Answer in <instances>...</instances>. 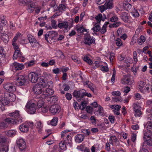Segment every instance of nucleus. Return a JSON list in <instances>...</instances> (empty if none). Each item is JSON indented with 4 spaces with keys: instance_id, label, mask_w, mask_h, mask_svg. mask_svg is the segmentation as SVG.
I'll return each instance as SVG.
<instances>
[{
    "instance_id": "nucleus-63",
    "label": "nucleus",
    "mask_w": 152,
    "mask_h": 152,
    "mask_svg": "<svg viewBox=\"0 0 152 152\" xmlns=\"http://www.w3.org/2000/svg\"><path fill=\"white\" fill-rule=\"evenodd\" d=\"M108 118L112 124L114 123L115 119L113 115L109 116Z\"/></svg>"
},
{
    "instance_id": "nucleus-4",
    "label": "nucleus",
    "mask_w": 152,
    "mask_h": 152,
    "mask_svg": "<svg viewBox=\"0 0 152 152\" xmlns=\"http://www.w3.org/2000/svg\"><path fill=\"white\" fill-rule=\"evenodd\" d=\"M33 126V123L32 122H28L20 125L19 128L21 132H25L28 131L29 128H32Z\"/></svg>"
},
{
    "instance_id": "nucleus-8",
    "label": "nucleus",
    "mask_w": 152,
    "mask_h": 152,
    "mask_svg": "<svg viewBox=\"0 0 152 152\" xmlns=\"http://www.w3.org/2000/svg\"><path fill=\"white\" fill-rule=\"evenodd\" d=\"M16 143L21 152L24 151L26 148V143L24 140L22 138L17 140Z\"/></svg>"
},
{
    "instance_id": "nucleus-58",
    "label": "nucleus",
    "mask_w": 152,
    "mask_h": 152,
    "mask_svg": "<svg viewBox=\"0 0 152 152\" xmlns=\"http://www.w3.org/2000/svg\"><path fill=\"white\" fill-rule=\"evenodd\" d=\"M133 16L135 18L138 17L139 16V13L138 12L137 10H136L134 8V11H133Z\"/></svg>"
},
{
    "instance_id": "nucleus-55",
    "label": "nucleus",
    "mask_w": 152,
    "mask_h": 152,
    "mask_svg": "<svg viewBox=\"0 0 152 152\" xmlns=\"http://www.w3.org/2000/svg\"><path fill=\"white\" fill-rule=\"evenodd\" d=\"M99 8L102 13L103 12L104 10L107 9L104 4L103 5L99 6Z\"/></svg>"
},
{
    "instance_id": "nucleus-36",
    "label": "nucleus",
    "mask_w": 152,
    "mask_h": 152,
    "mask_svg": "<svg viewBox=\"0 0 152 152\" xmlns=\"http://www.w3.org/2000/svg\"><path fill=\"white\" fill-rule=\"evenodd\" d=\"M59 146L60 148L63 150H65L66 149V145L64 142H61L59 143Z\"/></svg>"
},
{
    "instance_id": "nucleus-17",
    "label": "nucleus",
    "mask_w": 152,
    "mask_h": 152,
    "mask_svg": "<svg viewBox=\"0 0 152 152\" xmlns=\"http://www.w3.org/2000/svg\"><path fill=\"white\" fill-rule=\"evenodd\" d=\"M58 27L60 28H64L66 30H67L68 28L69 25L66 21H63L59 23L58 24Z\"/></svg>"
},
{
    "instance_id": "nucleus-18",
    "label": "nucleus",
    "mask_w": 152,
    "mask_h": 152,
    "mask_svg": "<svg viewBox=\"0 0 152 152\" xmlns=\"http://www.w3.org/2000/svg\"><path fill=\"white\" fill-rule=\"evenodd\" d=\"M17 57L22 58L21 61L23 62L24 61L25 58L22 56L21 53H19L18 50H17L16 52L14 53L13 56V59H17Z\"/></svg>"
},
{
    "instance_id": "nucleus-40",
    "label": "nucleus",
    "mask_w": 152,
    "mask_h": 152,
    "mask_svg": "<svg viewBox=\"0 0 152 152\" xmlns=\"http://www.w3.org/2000/svg\"><path fill=\"white\" fill-rule=\"evenodd\" d=\"M71 58L75 62L77 63L78 64H80L81 63V61L79 59V58L77 56H71Z\"/></svg>"
},
{
    "instance_id": "nucleus-37",
    "label": "nucleus",
    "mask_w": 152,
    "mask_h": 152,
    "mask_svg": "<svg viewBox=\"0 0 152 152\" xmlns=\"http://www.w3.org/2000/svg\"><path fill=\"white\" fill-rule=\"evenodd\" d=\"M110 140H112L113 141H114L118 145L119 144V141L115 136H111L110 137Z\"/></svg>"
},
{
    "instance_id": "nucleus-13",
    "label": "nucleus",
    "mask_w": 152,
    "mask_h": 152,
    "mask_svg": "<svg viewBox=\"0 0 152 152\" xmlns=\"http://www.w3.org/2000/svg\"><path fill=\"white\" fill-rule=\"evenodd\" d=\"M9 115L11 117H14L15 118H17V121L20 122H22V120L19 114V111L16 110L15 112L10 113Z\"/></svg>"
},
{
    "instance_id": "nucleus-35",
    "label": "nucleus",
    "mask_w": 152,
    "mask_h": 152,
    "mask_svg": "<svg viewBox=\"0 0 152 152\" xmlns=\"http://www.w3.org/2000/svg\"><path fill=\"white\" fill-rule=\"evenodd\" d=\"M36 105H37L38 108L39 109H40V108L44 106V102L42 100H39L37 103L36 102Z\"/></svg>"
},
{
    "instance_id": "nucleus-57",
    "label": "nucleus",
    "mask_w": 152,
    "mask_h": 152,
    "mask_svg": "<svg viewBox=\"0 0 152 152\" xmlns=\"http://www.w3.org/2000/svg\"><path fill=\"white\" fill-rule=\"evenodd\" d=\"M112 95L114 96H119L120 95L121 93L120 91H113L112 92Z\"/></svg>"
},
{
    "instance_id": "nucleus-26",
    "label": "nucleus",
    "mask_w": 152,
    "mask_h": 152,
    "mask_svg": "<svg viewBox=\"0 0 152 152\" xmlns=\"http://www.w3.org/2000/svg\"><path fill=\"white\" fill-rule=\"evenodd\" d=\"M100 28V25L97 23H96L94 24V26L92 28L91 30H93L94 32H97L99 31Z\"/></svg>"
},
{
    "instance_id": "nucleus-6",
    "label": "nucleus",
    "mask_w": 152,
    "mask_h": 152,
    "mask_svg": "<svg viewBox=\"0 0 152 152\" xmlns=\"http://www.w3.org/2000/svg\"><path fill=\"white\" fill-rule=\"evenodd\" d=\"M28 78L30 80L32 83H39V79H42L43 78L38 77V74L34 72L30 73L28 75Z\"/></svg>"
},
{
    "instance_id": "nucleus-60",
    "label": "nucleus",
    "mask_w": 152,
    "mask_h": 152,
    "mask_svg": "<svg viewBox=\"0 0 152 152\" xmlns=\"http://www.w3.org/2000/svg\"><path fill=\"white\" fill-rule=\"evenodd\" d=\"M51 25L53 28H56L57 26L56 24V22L55 20H51Z\"/></svg>"
},
{
    "instance_id": "nucleus-54",
    "label": "nucleus",
    "mask_w": 152,
    "mask_h": 152,
    "mask_svg": "<svg viewBox=\"0 0 152 152\" xmlns=\"http://www.w3.org/2000/svg\"><path fill=\"white\" fill-rule=\"evenodd\" d=\"M100 69L102 71L107 72L108 71V68L107 66H104L103 65L101 66Z\"/></svg>"
},
{
    "instance_id": "nucleus-34",
    "label": "nucleus",
    "mask_w": 152,
    "mask_h": 152,
    "mask_svg": "<svg viewBox=\"0 0 152 152\" xmlns=\"http://www.w3.org/2000/svg\"><path fill=\"white\" fill-rule=\"evenodd\" d=\"M58 121V118L57 117H54L51 120L50 124L53 126H56L57 124V122Z\"/></svg>"
},
{
    "instance_id": "nucleus-10",
    "label": "nucleus",
    "mask_w": 152,
    "mask_h": 152,
    "mask_svg": "<svg viewBox=\"0 0 152 152\" xmlns=\"http://www.w3.org/2000/svg\"><path fill=\"white\" fill-rule=\"evenodd\" d=\"M61 107L59 105L55 104L52 105L49 108L50 112L53 115L60 111Z\"/></svg>"
},
{
    "instance_id": "nucleus-43",
    "label": "nucleus",
    "mask_w": 152,
    "mask_h": 152,
    "mask_svg": "<svg viewBox=\"0 0 152 152\" xmlns=\"http://www.w3.org/2000/svg\"><path fill=\"white\" fill-rule=\"evenodd\" d=\"M83 60L85 61L88 63L89 64H92V61L90 59L89 57L86 56H84L83 58Z\"/></svg>"
},
{
    "instance_id": "nucleus-16",
    "label": "nucleus",
    "mask_w": 152,
    "mask_h": 152,
    "mask_svg": "<svg viewBox=\"0 0 152 152\" xmlns=\"http://www.w3.org/2000/svg\"><path fill=\"white\" fill-rule=\"evenodd\" d=\"M85 136L83 134H77L75 137V141L77 143L82 142L84 139Z\"/></svg>"
},
{
    "instance_id": "nucleus-23",
    "label": "nucleus",
    "mask_w": 152,
    "mask_h": 152,
    "mask_svg": "<svg viewBox=\"0 0 152 152\" xmlns=\"http://www.w3.org/2000/svg\"><path fill=\"white\" fill-rule=\"evenodd\" d=\"M123 7V9L127 11L129 10L132 7V5L128 2L124 3Z\"/></svg>"
},
{
    "instance_id": "nucleus-47",
    "label": "nucleus",
    "mask_w": 152,
    "mask_h": 152,
    "mask_svg": "<svg viewBox=\"0 0 152 152\" xmlns=\"http://www.w3.org/2000/svg\"><path fill=\"white\" fill-rule=\"evenodd\" d=\"M35 125L39 130H41L42 128L43 125L42 124L40 121H38L36 123Z\"/></svg>"
},
{
    "instance_id": "nucleus-41",
    "label": "nucleus",
    "mask_w": 152,
    "mask_h": 152,
    "mask_svg": "<svg viewBox=\"0 0 152 152\" xmlns=\"http://www.w3.org/2000/svg\"><path fill=\"white\" fill-rule=\"evenodd\" d=\"M41 98L43 99L49 96V94H48L47 92L46 91V90L45 91L44 90H42V92L41 94Z\"/></svg>"
},
{
    "instance_id": "nucleus-29",
    "label": "nucleus",
    "mask_w": 152,
    "mask_h": 152,
    "mask_svg": "<svg viewBox=\"0 0 152 152\" xmlns=\"http://www.w3.org/2000/svg\"><path fill=\"white\" fill-rule=\"evenodd\" d=\"M65 141L66 143L69 144L70 146H71L72 141V137L71 136L68 135L66 137V139L65 140Z\"/></svg>"
},
{
    "instance_id": "nucleus-52",
    "label": "nucleus",
    "mask_w": 152,
    "mask_h": 152,
    "mask_svg": "<svg viewBox=\"0 0 152 152\" xmlns=\"http://www.w3.org/2000/svg\"><path fill=\"white\" fill-rule=\"evenodd\" d=\"M12 45H13V48L15 50V52H16L17 50H18L19 53H21L20 51L18 46L16 43L15 44L12 43Z\"/></svg>"
},
{
    "instance_id": "nucleus-64",
    "label": "nucleus",
    "mask_w": 152,
    "mask_h": 152,
    "mask_svg": "<svg viewBox=\"0 0 152 152\" xmlns=\"http://www.w3.org/2000/svg\"><path fill=\"white\" fill-rule=\"evenodd\" d=\"M112 107L111 108L115 109L116 110H119L121 107V106H120L119 105H112Z\"/></svg>"
},
{
    "instance_id": "nucleus-30",
    "label": "nucleus",
    "mask_w": 152,
    "mask_h": 152,
    "mask_svg": "<svg viewBox=\"0 0 152 152\" xmlns=\"http://www.w3.org/2000/svg\"><path fill=\"white\" fill-rule=\"evenodd\" d=\"M145 40V37L141 35L139 39L137 41L138 43L140 45H142Z\"/></svg>"
},
{
    "instance_id": "nucleus-28",
    "label": "nucleus",
    "mask_w": 152,
    "mask_h": 152,
    "mask_svg": "<svg viewBox=\"0 0 152 152\" xmlns=\"http://www.w3.org/2000/svg\"><path fill=\"white\" fill-rule=\"evenodd\" d=\"M1 37L4 43H6L8 42L9 40V38L8 35L5 34L1 35Z\"/></svg>"
},
{
    "instance_id": "nucleus-19",
    "label": "nucleus",
    "mask_w": 152,
    "mask_h": 152,
    "mask_svg": "<svg viewBox=\"0 0 152 152\" xmlns=\"http://www.w3.org/2000/svg\"><path fill=\"white\" fill-rule=\"evenodd\" d=\"M121 18L124 22H127L129 19L128 14L126 12H122L121 15Z\"/></svg>"
},
{
    "instance_id": "nucleus-44",
    "label": "nucleus",
    "mask_w": 152,
    "mask_h": 152,
    "mask_svg": "<svg viewBox=\"0 0 152 152\" xmlns=\"http://www.w3.org/2000/svg\"><path fill=\"white\" fill-rule=\"evenodd\" d=\"M87 148L84 144H83L78 146L77 147V149L82 151H84Z\"/></svg>"
},
{
    "instance_id": "nucleus-25",
    "label": "nucleus",
    "mask_w": 152,
    "mask_h": 152,
    "mask_svg": "<svg viewBox=\"0 0 152 152\" xmlns=\"http://www.w3.org/2000/svg\"><path fill=\"white\" fill-rule=\"evenodd\" d=\"M113 0H109L107 2H106L104 4L107 9H110L113 7Z\"/></svg>"
},
{
    "instance_id": "nucleus-2",
    "label": "nucleus",
    "mask_w": 152,
    "mask_h": 152,
    "mask_svg": "<svg viewBox=\"0 0 152 152\" xmlns=\"http://www.w3.org/2000/svg\"><path fill=\"white\" fill-rule=\"evenodd\" d=\"M39 83L34 86L33 88L34 93L36 95L41 94L42 92V88L45 87L46 83L43 81L42 79H39Z\"/></svg>"
},
{
    "instance_id": "nucleus-48",
    "label": "nucleus",
    "mask_w": 152,
    "mask_h": 152,
    "mask_svg": "<svg viewBox=\"0 0 152 152\" xmlns=\"http://www.w3.org/2000/svg\"><path fill=\"white\" fill-rule=\"evenodd\" d=\"M58 9L60 12H62L65 10L66 7L64 4H61L59 5V7H58Z\"/></svg>"
},
{
    "instance_id": "nucleus-62",
    "label": "nucleus",
    "mask_w": 152,
    "mask_h": 152,
    "mask_svg": "<svg viewBox=\"0 0 152 152\" xmlns=\"http://www.w3.org/2000/svg\"><path fill=\"white\" fill-rule=\"evenodd\" d=\"M123 90L124 92L127 93L130 91V87L128 86H126V87H125L123 88Z\"/></svg>"
},
{
    "instance_id": "nucleus-32",
    "label": "nucleus",
    "mask_w": 152,
    "mask_h": 152,
    "mask_svg": "<svg viewBox=\"0 0 152 152\" xmlns=\"http://www.w3.org/2000/svg\"><path fill=\"white\" fill-rule=\"evenodd\" d=\"M76 29L78 32L81 33H83L84 32H87L86 29H85L83 26L76 27Z\"/></svg>"
},
{
    "instance_id": "nucleus-15",
    "label": "nucleus",
    "mask_w": 152,
    "mask_h": 152,
    "mask_svg": "<svg viewBox=\"0 0 152 152\" xmlns=\"http://www.w3.org/2000/svg\"><path fill=\"white\" fill-rule=\"evenodd\" d=\"M12 66L15 70H20L23 69L24 66L21 64L15 62L12 64Z\"/></svg>"
},
{
    "instance_id": "nucleus-31",
    "label": "nucleus",
    "mask_w": 152,
    "mask_h": 152,
    "mask_svg": "<svg viewBox=\"0 0 152 152\" xmlns=\"http://www.w3.org/2000/svg\"><path fill=\"white\" fill-rule=\"evenodd\" d=\"M102 15L101 14H99L97 16H96L95 18V19L96 20L97 23L100 24V23L101 20H102Z\"/></svg>"
},
{
    "instance_id": "nucleus-39",
    "label": "nucleus",
    "mask_w": 152,
    "mask_h": 152,
    "mask_svg": "<svg viewBox=\"0 0 152 152\" xmlns=\"http://www.w3.org/2000/svg\"><path fill=\"white\" fill-rule=\"evenodd\" d=\"M87 106V103L86 101H83L81 102V105L79 107L82 110H84Z\"/></svg>"
},
{
    "instance_id": "nucleus-42",
    "label": "nucleus",
    "mask_w": 152,
    "mask_h": 152,
    "mask_svg": "<svg viewBox=\"0 0 152 152\" xmlns=\"http://www.w3.org/2000/svg\"><path fill=\"white\" fill-rule=\"evenodd\" d=\"M6 139L5 137L2 134H0V145H2L6 141Z\"/></svg>"
},
{
    "instance_id": "nucleus-59",
    "label": "nucleus",
    "mask_w": 152,
    "mask_h": 152,
    "mask_svg": "<svg viewBox=\"0 0 152 152\" xmlns=\"http://www.w3.org/2000/svg\"><path fill=\"white\" fill-rule=\"evenodd\" d=\"M87 112L88 113H91L93 111V108L91 107L88 106L86 108Z\"/></svg>"
},
{
    "instance_id": "nucleus-50",
    "label": "nucleus",
    "mask_w": 152,
    "mask_h": 152,
    "mask_svg": "<svg viewBox=\"0 0 152 152\" xmlns=\"http://www.w3.org/2000/svg\"><path fill=\"white\" fill-rule=\"evenodd\" d=\"M132 58L129 57H127L124 60V62L126 64H132Z\"/></svg>"
},
{
    "instance_id": "nucleus-20",
    "label": "nucleus",
    "mask_w": 152,
    "mask_h": 152,
    "mask_svg": "<svg viewBox=\"0 0 152 152\" xmlns=\"http://www.w3.org/2000/svg\"><path fill=\"white\" fill-rule=\"evenodd\" d=\"M5 134L9 137L14 136L16 134V132L14 130H9L4 132Z\"/></svg>"
},
{
    "instance_id": "nucleus-12",
    "label": "nucleus",
    "mask_w": 152,
    "mask_h": 152,
    "mask_svg": "<svg viewBox=\"0 0 152 152\" xmlns=\"http://www.w3.org/2000/svg\"><path fill=\"white\" fill-rule=\"evenodd\" d=\"M26 82V79L22 75H20L16 78V84L19 86L24 85Z\"/></svg>"
},
{
    "instance_id": "nucleus-61",
    "label": "nucleus",
    "mask_w": 152,
    "mask_h": 152,
    "mask_svg": "<svg viewBox=\"0 0 152 152\" xmlns=\"http://www.w3.org/2000/svg\"><path fill=\"white\" fill-rule=\"evenodd\" d=\"M102 34H104L106 31V28L104 26H103L102 28H100V30L99 31Z\"/></svg>"
},
{
    "instance_id": "nucleus-5",
    "label": "nucleus",
    "mask_w": 152,
    "mask_h": 152,
    "mask_svg": "<svg viewBox=\"0 0 152 152\" xmlns=\"http://www.w3.org/2000/svg\"><path fill=\"white\" fill-rule=\"evenodd\" d=\"M143 138L147 145L150 146H152V133L149 132H145Z\"/></svg>"
},
{
    "instance_id": "nucleus-49",
    "label": "nucleus",
    "mask_w": 152,
    "mask_h": 152,
    "mask_svg": "<svg viewBox=\"0 0 152 152\" xmlns=\"http://www.w3.org/2000/svg\"><path fill=\"white\" fill-rule=\"evenodd\" d=\"M50 101L53 103L56 102L58 100V98L56 96H52L50 97Z\"/></svg>"
},
{
    "instance_id": "nucleus-21",
    "label": "nucleus",
    "mask_w": 152,
    "mask_h": 152,
    "mask_svg": "<svg viewBox=\"0 0 152 152\" xmlns=\"http://www.w3.org/2000/svg\"><path fill=\"white\" fill-rule=\"evenodd\" d=\"M27 37L28 38V39L29 40V42L31 43L32 46V44L33 43L36 44L38 43V42L35 38L34 37L31 35L30 34H28L27 36Z\"/></svg>"
},
{
    "instance_id": "nucleus-22",
    "label": "nucleus",
    "mask_w": 152,
    "mask_h": 152,
    "mask_svg": "<svg viewBox=\"0 0 152 152\" xmlns=\"http://www.w3.org/2000/svg\"><path fill=\"white\" fill-rule=\"evenodd\" d=\"M33 107H36V103L33 102V101H30L26 104V107L27 109L30 108H33Z\"/></svg>"
},
{
    "instance_id": "nucleus-45",
    "label": "nucleus",
    "mask_w": 152,
    "mask_h": 152,
    "mask_svg": "<svg viewBox=\"0 0 152 152\" xmlns=\"http://www.w3.org/2000/svg\"><path fill=\"white\" fill-rule=\"evenodd\" d=\"M135 112L134 115L136 117H140L142 115V113L141 110L139 109L134 110Z\"/></svg>"
},
{
    "instance_id": "nucleus-46",
    "label": "nucleus",
    "mask_w": 152,
    "mask_h": 152,
    "mask_svg": "<svg viewBox=\"0 0 152 152\" xmlns=\"http://www.w3.org/2000/svg\"><path fill=\"white\" fill-rule=\"evenodd\" d=\"M115 43L118 46H121L122 45V42L119 38H117L115 40Z\"/></svg>"
},
{
    "instance_id": "nucleus-9",
    "label": "nucleus",
    "mask_w": 152,
    "mask_h": 152,
    "mask_svg": "<svg viewBox=\"0 0 152 152\" xmlns=\"http://www.w3.org/2000/svg\"><path fill=\"white\" fill-rule=\"evenodd\" d=\"M4 88L9 92H14L16 90L15 86L13 84L7 83L4 85Z\"/></svg>"
},
{
    "instance_id": "nucleus-14",
    "label": "nucleus",
    "mask_w": 152,
    "mask_h": 152,
    "mask_svg": "<svg viewBox=\"0 0 152 152\" xmlns=\"http://www.w3.org/2000/svg\"><path fill=\"white\" fill-rule=\"evenodd\" d=\"M5 101V99L3 97H0V108H1L2 111L5 110L4 105L8 104V101L6 102Z\"/></svg>"
},
{
    "instance_id": "nucleus-51",
    "label": "nucleus",
    "mask_w": 152,
    "mask_h": 152,
    "mask_svg": "<svg viewBox=\"0 0 152 152\" xmlns=\"http://www.w3.org/2000/svg\"><path fill=\"white\" fill-rule=\"evenodd\" d=\"M118 18L116 15L113 16L110 18V21L111 22H114L117 21Z\"/></svg>"
},
{
    "instance_id": "nucleus-56",
    "label": "nucleus",
    "mask_w": 152,
    "mask_h": 152,
    "mask_svg": "<svg viewBox=\"0 0 152 152\" xmlns=\"http://www.w3.org/2000/svg\"><path fill=\"white\" fill-rule=\"evenodd\" d=\"M43 80V81L45 83H46V85L45 86V87L47 86L49 87L51 86H52L53 84V82L51 81H49L47 82L46 81H45L43 78L42 79Z\"/></svg>"
},
{
    "instance_id": "nucleus-24",
    "label": "nucleus",
    "mask_w": 152,
    "mask_h": 152,
    "mask_svg": "<svg viewBox=\"0 0 152 152\" xmlns=\"http://www.w3.org/2000/svg\"><path fill=\"white\" fill-rule=\"evenodd\" d=\"M121 83L124 84L130 85L132 84V82L130 81L129 79L125 77L122 80Z\"/></svg>"
},
{
    "instance_id": "nucleus-1",
    "label": "nucleus",
    "mask_w": 152,
    "mask_h": 152,
    "mask_svg": "<svg viewBox=\"0 0 152 152\" xmlns=\"http://www.w3.org/2000/svg\"><path fill=\"white\" fill-rule=\"evenodd\" d=\"M73 95L75 97L78 101H80L81 100H83L85 96H87L89 97H92L91 94L86 92V91L84 89H82L78 91L75 90Z\"/></svg>"
},
{
    "instance_id": "nucleus-53",
    "label": "nucleus",
    "mask_w": 152,
    "mask_h": 152,
    "mask_svg": "<svg viewBox=\"0 0 152 152\" xmlns=\"http://www.w3.org/2000/svg\"><path fill=\"white\" fill-rule=\"evenodd\" d=\"M45 90L47 92L48 94H49V96L51 95L54 93L53 91L51 88H47Z\"/></svg>"
},
{
    "instance_id": "nucleus-38",
    "label": "nucleus",
    "mask_w": 152,
    "mask_h": 152,
    "mask_svg": "<svg viewBox=\"0 0 152 152\" xmlns=\"http://www.w3.org/2000/svg\"><path fill=\"white\" fill-rule=\"evenodd\" d=\"M28 10L30 12H33L34 10V9L35 7V5L34 3L28 5Z\"/></svg>"
},
{
    "instance_id": "nucleus-3",
    "label": "nucleus",
    "mask_w": 152,
    "mask_h": 152,
    "mask_svg": "<svg viewBox=\"0 0 152 152\" xmlns=\"http://www.w3.org/2000/svg\"><path fill=\"white\" fill-rule=\"evenodd\" d=\"M16 123L15 120L12 118H5L4 121L0 122V129H4L7 128L9 124H15Z\"/></svg>"
},
{
    "instance_id": "nucleus-11",
    "label": "nucleus",
    "mask_w": 152,
    "mask_h": 152,
    "mask_svg": "<svg viewBox=\"0 0 152 152\" xmlns=\"http://www.w3.org/2000/svg\"><path fill=\"white\" fill-rule=\"evenodd\" d=\"M84 43L86 44L90 45L91 44H94L95 42V39L93 37L90 36H88L84 39Z\"/></svg>"
},
{
    "instance_id": "nucleus-27",
    "label": "nucleus",
    "mask_w": 152,
    "mask_h": 152,
    "mask_svg": "<svg viewBox=\"0 0 152 152\" xmlns=\"http://www.w3.org/2000/svg\"><path fill=\"white\" fill-rule=\"evenodd\" d=\"M146 126L147 130L148 131L147 132H149L151 133H152V123L150 122H147Z\"/></svg>"
},
{
    "instance_id": "nucleus-33",
    "label": "nucleus",
    "mask_w": 152,
    "mask_h": 152,
    "mask_svg": "<svg viewBox=\"0 0 152 152\" xmlns=\"http://www.w3.org/2000/svg\"><path fill=\"white\" fill-rule=\"evenodd\" d=\"M36 109V107H33V108H30L28 109H27V111L29 114H34L35 113Z\"/></svg>"
},
{
    "instance_id": "nucleus-7",
    "label": "nucleus",
    "mask_w": 152,
    "mask_h": 152,
    "mask_svg": "<svg viewBox=\"0 0 152 152\" xmlns=\"http://www.w3.org/2000/svg\"><path fill=\"white\" fill-rule=\"evenodd\" d=\"M15 95L14 94L11 93L10 94L8 92H5L4 93V98L5 99L6 102L8 101V104L10 102H13L15 99Z\"/></svg>"
}]
</instances>
